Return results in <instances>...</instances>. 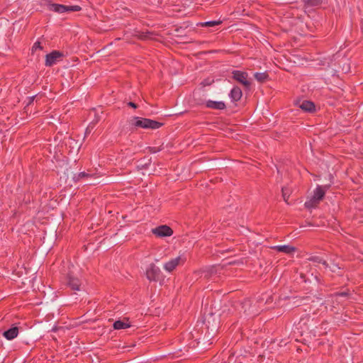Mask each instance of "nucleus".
<instances>
[{"mask_svg":"<svg viewBox=\"0 0 363 363\" xmlns=\"http://www.w3.org/2000/svg\"><path fill=\"white\" fill-rule=\"evenodd\" d=\"M130 124L135 128H141L145 129L150 128L152 130L158 129L162 125V123L160 122L141 117L133 118V119L130 121Z\"/></svg>","mask_w":363,"mask_h":363,"instance_id":"nucleus-1","label":"nucleus"},{"mask_svg":"<svg viewBox=\"0 0 363 363\" xmlns=\"http://www.w3.org/2000/svg\"><path fill=\"white\" fill-rule=\"evenodd\" d=\"M186 261L184 254H180L177 257L170 259L163 265V269L167 272L171 273L179 266H182Z\"/></svg>","mask_w":363,"mask_h":363,"instance_id":"nucleus-2","label":"nucleus"},{"mask_svg":"<svg viewBox=\"0 0 363 363\" xmlns=\"http://www.w3.org/2000/svg\"><path fill=\"white\" fill-rule=\"evenodd\" d=\"M48 9L50 11L58 13H62L65 12L79 11L82 8L78 5L74 6H65L58 4H49Z\"/></svg>","mask_w":363,"mask_h":363,"instance_id":"nucleus-3","label":"nucleus"},{"mask_svg":"<svg viewBox=\"0 0 363 363\" xmlns=\"http://www.w3.org/2000/svg\"><path fill=\"white\" fill-rule=\"evenodd\" d=\"M145 275L150 281H157L162 276V272L157 266L151 263L146 268Z\"/></svg>","mask_w":363,"mask_h":363,"instance_id":"nucleus-4","label":"nucleus"},{"mask_svg":"<svg viewBox=\"0 0 363 363\" xmlns=\"http://www.w3.org/2000/svg\"><path fill=\"white\" fill-rule=\"evenodd\" d=\"M152 233L159 238L169 237L173 234V230L167 225H160L152 229Z\"/></svg>","mask_w":363,"mask_h":363,"instance_id":"nucleus-5","label":"nucleus"},{"mask_svg":"<svg viewBox=\"0 0 363 363\" xmlns=\"http://www.w3.org/2000/svg\"><path fill=\"white\" fill-rule=\"evenodd\" d=\"M232 74L234 79L239 82L246 87H248L250 85V82L247 80L248 74L247 72L240 70H234Z\"/></svg>","mask_w":363,"mask_h":363,"instance_id":"nucleus-6","label":"nucleus"},{"mask_svg":"<svg viewBox=\"0 0 363 363\" xmlns=\"http://www.w3.org/2000/svg\"><path fill=\"white\" fill-rule=\"evenodd\" d=\"M63 56L62 53L59 51H52L45 56V65L50 67L62 58Z\"/></svg>","mask_w":363,"mask_h":363,"instance_id":"nucleus-7","label":"nucleus"},{"mask_svg":"<svg viewBox=\"0 0 363 363\" xmlns=\"http://www.w3.org/2000/svg\"><path fill=\"white\" fill-rule=\"evenodd\" d=\"M272 249L286 255H291L296 251V248L289 245H275L272 246Z\"/></svg>","mask_w":363,"mask_h":363,"instance_id":"nucleus-8","label":"nucleus"},{"mask_svg":"<svg viewBox=\"0 0 363 363\" xmlns=\"http://www.w3.org/2000/svg\"><path fill=\"white\" fill-rule=\"evenodd\" d=\"M206 106L208 108L216 109V110H223L225 108V104L223 101H212L208 100L206 102Z\"/></svg>","mask_w":363,"mask_h":363,"instance_id":"nucleus-9","label":"nucleus"},{"mask_svg":"<svg viewBox=\"0 0 363 363\" xmlns=\"http://www.w3.org/2000/svg\"><path fill=\"white\" fill-rule=\"evenodd\" d=\"M67 284L74 291H79L81 286L79 279L71 274L68 275Z\"/></svg>","mask_w":363,"mask_h":363,"instance_id":"nucleus-10","label":"nucleus"},{"mask_svg":"<svg viewBox=\"0 0 363 363\" xmlns=\"http://www.w3.org/2000/svg\"><path fill=\"white\" fill-rule=\"evenodd\" d=\"M130 323L128 318L118 320L113 323V327L115 330L127 329L130 327Z\"/></svg>","mask_w":363,"mask_h":363,"instance_id":"nucleus-11","label":"nucleus"},{"mask_svg":"<svg viewBox=\"0 0 363 363\" xmlns=\"http://www.w3.org/2000/svg\"><path fill=\"white\" fill-rule=\"evenodd\" d=\"M18 334V327H12L11 328L6 330L4 332L3 335L4 337L9 340H11L16 337Z\"/></svg>","mask_w":363,"mask_h":363,"instance_id":"nucleus-12","label":"nucleus"},{"mask_svg":"<svg viewBox=\"0 0 363 363\" xmlns=\"http://www.w3.org/2000/svg\"><path fill=\"white\" fill-rule=\"evenodd\" d=\"M242 96V91L238 86L233 87L229 94L230 98L231 99V100L233 101H235V102L238 101L241 99Z\"/></svg>","mask_w":363,"mask_h":363,"instance_id":"nucleus-13","label":"nucleus"},{"mask_svg":"<svg viewBox=\"0 0 363 363\" xmlns=\"http://www.w3.org/2000/svg\"><path fill=\"white\" fill-rule=\"evenodd\" d=\"M299 108L306 112H312L315 110V105L310 101H303L298 105Z\"/></svg>","mask_w":363,"mask_h":363,"instance_id":"nucleus-14","label":"nucleus"},{"mask_svg":"<svg viewBox=\"0 0 363 363\" xmlns=\"http://www.w3.org/2000/svg\"><path fill=\"white\" fill-rule=\"evenodd\" d=\"M325 196V190L320 186H318L314 191L313 195L312 196L318 202L322 200Z\"/></svg>","mask_w":363,"mask_h":363,"instance_id":"nucleus-15","label":"nucleus"},{"mask_svg":"<svg viewBox=\"0 0 363 363\" xmlns=\"http://www.w3.org/2000/svg\"><path fill=\"white\" fill-rule=\"evenodd\" d=\"M306 9L318 6L321 4L322 0H302Z\"/></svg>","mask_w":363,"mask_h":363,"instance_id":"nucleus-16","label":"nucleus"},{"mask_svg":"<svg viewBox=\"0 0 363 363\" xmlns=\"http://www.w3.org/2000/svg\"><path fill=\"white\" fill-rule=\"evenodd\" d=\"M255 78L259 82H264L268 77L267 72H256L254 74Z\"/></svg>","mask_w":363,"mask_h":363,"instance_id":"nucleus-17","label":"nucleus"},{"mask_svg":"<svg viewBox=\"0 0 363 363\" xmlns=\"http://www.w3.org/2000/svg\"><path fill=\"white\" fill-rule=\"evenodd\" d=\"M319 202L314 198L311 197L309 200L305 202L306 208L311 209L315 208Z\"/></svg>","mask_w":363,"mask_h":363,"instance_id":"nucleus-18","label":"nucleus"},{"mask_svg":"<svg viewBox=\"0 0 363 363\" xmlns=\"http://www.w3.org/2000/svg\"><path fill=\"white\" fill-rule=\"evenodd\" d=\"M221 23H222L221 21H210L201 23V26L211 27V26H218V25L220 24Z\"/></svg>","mask_w":363,"mask_h":363,"instance_id":"nucleus-19","label":"nucleus"},{"mask_svg":"<svg viewBox=\"0 0 363 363\" xmlns=\"http://www.w3.org/2000/svg\"><path fill=\"white\" fill-rule=\"evenodd\" d=\"M42 48H43L40 45V43L37 41L33 44V47H32V50H33V52H34V51H36L38 49L41 50Z\"/></svg>","mask_w":363,"mask_h":363,"instance_id":"nucleus-20","label":"nucleus"},{"mask_svg":"<svg viewBox=\"0 0 363 363\" xmlns=\"http://www.w3.org/2000/svg\"><path fill=\"white\" fill-rule=\"evenodd\" d=\"M150 34V33H143L140 35V38H141L143 40L149 39V38H150V37L149 36Z\"/></svg>","mask_w":363,"mask_h":363,"instance_id":"nucleus-21","label":"nucleus"},{"mask_svg":"<svg viewBox=\"0 0 363 363\" xmlns=\"http://www.w3.org/2000/svg\"><path fill=\"white\" fill-rule=\"evenodd\" d=\"M91 177V175L89 174H86V173H85L84 172H80L78 174V179L84 178V177Z\"/></svg>","mask_w":363,"mask_h":363,"instance_id":"nucleus-22","label":"nucleus"},{"mask_svg":"<svg viewBox=\"0 0 363 363\" xmlns=\"http://www.w3.org/2000/svg\"><path fill=\"white\" fill-rule=\"evenodd\" d=\"M128 105L129 106H130V107L134 108H137L136 104H135V103H133V102H129V103L128 104Z\"/></svg>","mask_w":363,"mask_h":363,"instance_id":"nucleus-23","label":"nucleus"},{"mask_svg":"<svg viewBox=\"0 0 363 363\" xmlns=\"http://www.w3.org/2000/svg\"><path fill=\"white\" fill-rule=\"evenodd\" d=\"M319 262H320V263H322V264H323V266H325V268H327V267H328V264L326 263V262H325V261H323V262L320 261Z\"/></svg>","mask_w":363,"mask_h":363,"instance_id":"nucleus-24","label":"nucleus"},{"mask_svg":"<svg viewBox=\"0 0 363 363\" xmlns=\"http://www.w3.org/2000/svg\"><path fill=\"white\" fill-rule=\"evenodd\" d=\"M346 295H347L346 293H340V294H337V296H346Z\"/></svg>","mask_w":363,"mask_h":363,"instance_id":"nucleus-25","label":"nucleus"},{"mask_svg":"<svg viewBox=\"0 0 363 363\" xmlns=\"http://www.w3.org/2000/svg\"><path fill=\"white\" fill-rule=\"evenodd\" d=\"M361 30L362 33H363V21L361 23Z\"/></svg>","mask_w":363,"mask_h":363,"instance_id":"nucleus-26","label":"nucleus"},{"mask_svg":"<svg viewBox=\"0 0 363 363\" xmlns=\"http://www.w3.org/2000/svg\"><path fill=\"white\" fill-rule=\"evenodd\" d=\"M282 191H283V196H284V200H285V201H287V200H286V197H285V194H284V189H282Z\"/></svg>","mask_w":363,"mask_h":363,"instance_id":"nucleus-27","label":"nucleus"}]
</instances>
